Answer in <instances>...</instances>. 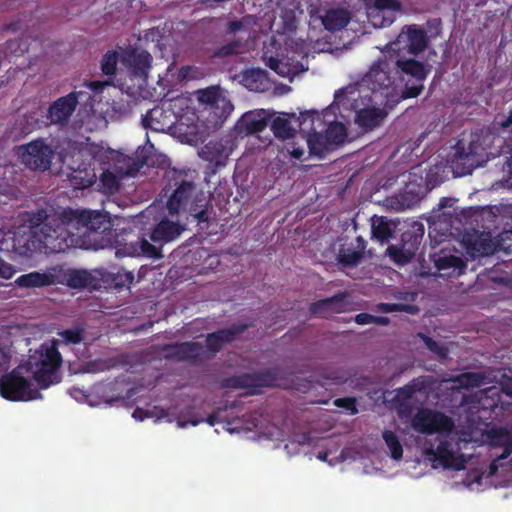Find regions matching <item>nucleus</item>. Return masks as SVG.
<instances>
[{
	"instance_id": "obj_22",
	"label": "nucleus",
	"mask_w": 512,
	"mask_h": 512,
	"mask_svg": "<svg viewBox=\"0 0 512 512\" xmlns=\"http://www.w3.org/2000/svg\"><path fill=\"white\" fill-rule=\"evenodd\" d=\"M182 232L181 226L168 219L161 220L152 229L149 238L155 244L163 245L175 240Z\"/></svg>"
},
{
	"instance_id": "obj_24",
	"label": "nucleus",
	"mask_w": 512,
	"mask_h": 512,
	"mask_svg": "<svg viewBox=\"0 0 512 512\" xmlns=\"http://www.w3.org/2000/svg\"><path fill=\"white\" fill-rule=\"evenodd\" d=\"M123 252L127 256L138 257L145 256L149 258H161V250L151 244L147 238L138 237L136 241H131L123 246Z\"/></svg>"
},
{
	"instance_id": "obj_44",
	"label": "nucleus",
	"mask_w": 512,
	"mask_h": 512,
	"mask_svg": "<svg viewBox=\"0 0 512 512\" xmlns=\"http://www.w3.org/2000/svg\"><path fill=\"white\" fill-rule=\"evenodd\" d=\"M199 201H204L205 204L200 205V208L198 207V204L191 205L189 207L188 212L190 215H192L198 223L207 222L208 221V211L206 209L207 201L205 198L200 199Z\"/></svg>"
},
{
	"instance_id": "obj_46",
	"label": "nucleus",
	"mask_w": 512,
	"mask_h": 512,
	"mask_svg": "<svg viewBox=\"0 0 512 512\" xmlns=\"http://www.w3.org/2000/svg\"><path fill=\"white\" fill-rule=\"evenodd\" d=\"M199 100L207 104H215L219 99V92L216 88H207L199 91Z\"/></svg>"
},
{
	"instance_id": "obj_47",
	"label": "nucleus",
	"mask_w": 512,
	"mask_h": 512,
	"mask_svg": "<svg viewBox=\"0 0 512 512\" xmlns=\"http://www.w3.org/2000/svg\"><path fill=\"white\" fill-rule=\"evenodd\" d=\"M134 281V275L132 272L124 271L123 273L118 272L114 278L116 287H129Z\"/></svg>"
},
{
	"instance_id": "obj_38",
	"label": "nucleus",
	"mask_w": 512,
	"mask_h": 512,
	"mask_svg": "<svg viewBox=\"0 0 512 512\" xmlns=\"http://www.w3.org/2000/svg\"><path fill=\"white\" fill-rule=\"evenodd\" d=\"M418 336L423 340L426 347L435 355H437L440 359H446L448 357V348L442 344H439L433 338L419 333Z\"/></svg>"
},
{
	"instance_id": "obj_18",
	"label": "nucleus",
	"mask_w": 512,
	"mask_h": 512,
	"mask_svg": "<svg viewBox=\"0 0 512 512\" xmlns=\"http://www.w3.org/2000/svg\"><path fill=\"white\" fill-rule=\"evenodd\" d=\"M76 108L74 94H67L59 97L49 105L47 118L52 124L66 125Z\"/></svg>"
},
{
	"instance_id": "obj_17",
	"label": "nucleus",
	"mask_w": 512,
	"mask_h": 512,
	"mask_svg": "<svg viewBox=\"0 0 512 512\" xmlns=\"http://www.w3.org/2000/svg\"><path fill=\"white\" fill-rule=\"evenodd\" d=\"M250 327L247 323L232 324L231 326L209 333L206 336V346L213 353L219 352L225 344L233 342L240 334Z\"/></svg>"
},
{
	"instance_id": "obj_63",
	"label": "nucleus",
	"mask_w": 512,
	"mask_h": 512,
	"mask_svg": "<svg viewBox=\"0 0 512 512\" xmlns=\"http://www.w3.org/2000/svg\"><path fill=\"white\" fill-rule=\"evenodd\" d=\"M504 391H505V393H506V394H508V395H512V391H511V390H508V389H505V388H504Z\"/></svg>"
},
{
	"instance_id": "obj_35",
	"label": "nucleus",
	"mask_w": 512,
	"mask_h": 512,
	"mask_svg": "<svg viewBox=\"0 0 512 512\" xmlns=\"http://www.w3.org/2000/svg\"><path fill=\"white\" fill-rule=\"evenodd\" d=\"M363 258V252L360 250H355L353 248H341L339 250L337 259L339 263L344 266H355Z\"/></svg>"
},
{
	"instance_id": "obj_41",
	"label": "nucleus",
	"mask_w": 512,
	"mask_h": 512,
	"mask_svg": "<svg viewBox=\"0 0 512 512\" xmlns=\"http://www.w3.org/2000/svg\"><path fill=\"white\" fill-rule=\"evenodd\" d=\"M243 42L240 39H234L229 43L220 46L216 51L215 55L218 57H227L240 52Z\"/></svg>"
},
{
	"instance_id": "obj_45",
	"label": "nucleus",
	"mask_w": 512,
	"mask_h": 512,
	"mask_svg": "<svg viewBox=\"0 0 512 512\" xmlns=\"http://www.w3.org/2000/svg\"><path fill=\"white\" fill-rule=\"evenodd\" d=\"M348 297V294L346 292H338L337 294L333 295L331 298H335L333 302L329 303V312L330 313H340L344 311L346 306V299Z\"/></svg>"
},
{
	"instance_id": "obj_64",
	"label": "nucleus",
	"mask_w": 512,
	"mask_h": 512,
	"mask_svg": "<svg viewBox=\"0 0 512 512\" xmlns=\"http://www.w3.org/2000/svg\"><path fill=\"white\" fill-rule=\"evenodd\" d=\"M406 388L409 390L408 395H410L414 391L410 386H407Z\"/></svg>"
},
{
	"instance_id": "obj_42",
	"label": "nucleus",
	"mask_w": 512,
	"mask_h": 512,
	"mask_svg": "<svg viewBox=\"0 0 512 512\" xmlns=\"http://www.w3.org/2000/svg\"><path fill=\"white\" fill-rule=\"evenodd\" d=\"M335 298H324L318 301L311 303L309 307V311L312 315L324 316L327 313H330L329 303L333 302Z\"/></svg>"
},
{
	"instance_id": "obj_58",
	"label": "nucleus",
	"mask_w": 512,
	"mask_h": 512,
	"mask_svg": "<svg viewBox=\"0 0 512 512\" xmlns=\"http://www.w3.org/2000/svg\"><path fill=\"white\" fill-rule=\"evenodd\" d=\"M390 323V319L386 316H375L373 315V323L379 326H387Z\"/></svg>"
},
{
	"instance_id": "obj_14",
	"label": "nucleus",
	"mask_w": 512,
	"mask_h": 512,
	"mask_svg": "<svg viewBox=\"0 0 512 512\" xmlns=\"http://www.w3.org/2000/svg\"><path fill=\"white\" fill-rule=\"evenodd\" d=\"M228 141L223 139L210 140L198 152L199 157L208 162V168L215 173L218 168L226 165L230 151L227 147Z\"/></svg>"
},
{
	"instance_id": "obj_1",
	"label": "nucleus",
	"mask_w": 512,
	"mask_h": 512,
	"mask_svg": "<svg viewBox=\"0 0 512 512\" xmlns=\"http://www.w3.org/2000/svg\"><path fill=\"white\" fill-rule=\"evenodd\" d=\"M411 427L424 435L437 434L435 443L426 441L424 452L432 461L444 469L461 470L464 468L462 456L454 452V439L449 435L454 429L453 420L442 412L420 408L411 420Z\"/></svg>"
},
{
	"instance_id": "obj_56",
	"label": "nucleus",
	"mask_w": 512,
	"mask_h": 512,
	"mask_svg": "<svg viewBox=\"0 0 512 512\" xmlns=\"http://www.w3.org/2000/svg\"><path fill=\"white\" fill-rule=\"evenodd\" d=\"M10 364V355L0 348V371L7 370Z\"/></svg>"
},
{
	"instance_id": "obj_3",
	"label": "nucleus",
	"mask_w": 512,
	"mask_h": 512,
	"mask_svg": "<svg viewBox=\"0 0 512 512\" xmlns=\"http://www.w3.org/2000/svg\"><path fill=\"white\" fill-rule=\"evenodd\" d=\"M387 53L394 69L400 97L407 99L419 96L424 89V81L431 71L430 65L408 58L399 52L387 50Z\"/></svg>"
},
{
	"instance_id": "obj_39",
	"label": "nucleus",
	"mask_w": 512,
	"mask_h": 512,
	"mask_svg": "<svg viewBox=\"0 0 512 512\" xmlns=\"http://www.w3.org/2000/svg\"><path fill=\"white\" fill-rule=\"evenodd\" d=\"M100 183L102 188L109 193L118 191L120 186L119 178L109 170H106L101 174Z\"/></svg>"
},
{
	"instance_id": "obj_36",
	"label": "nucleus",
	"mask_w": 512,
	"mask_h": 512,
	"mask_svg": "<svg viewBox=\"0 0 512 512\" xmlns=\"http://www.w3.org/2000/svg\"><path fill=\"white\" fill-rule=\"evenodd\" d=\"M85 329L83 327H75L72 329H64L57 333L61 341L68 344H79L84 339Z\"/></svg>"
},
{
	"instance_id": "obj_30",
	"label": "nucleus",
	"mask_w": 512,
	"mask_h": 512,
	"mask_svg": "<svg viewBox=\"0 0 512 512\" xmlns=\"http://www.w3.org/2000/svg\"><path fill=\"white\" fill-rule=\"evenodd\" d=\"M454 381L461 388H478L485 382V375L481 372H464L457 375Z\"/></svg>"
},
{
	"instance_id": "obj_32",
	"label": "nucleus",
	"mask_w": 512,
	"mask_h": 512,
	"mask_svg": "<svg viewBox=\"0 0 512 512\" xmlns=\"http://www.w3.org/2000/svg\"><path fill=\"white\" fill-rule=\"evenodd\" d=\"M271 130L276 138L286 140L293 136V129L285 117H276L271 122Z\"/></svg>"
},
{
	"instance_id": "obj_34",
	"label": "nucleus",
	"mask_w": 512,
	"mask_h": 512,
	"mask_svg": "<svg viewBox=\"0 0 512 512\" xmlns=\"http://www.w3.org/2000/svg\"><path fill=\"white\" fill-rule=\"evenodd\" d=\"M119 62V53L115 50H108L100 61L101 71L106 76H114Z\"/></svg>"
},
{
	"instance_id": "obj_43",
	"label": "nucleus",
	"mask_w": 512,
	"mask_h": 512,
	"mask_svg": "<svg viewBox=\"0 0 512 512\" xmlns=\"http://www.w3.org/2000/svg\"><path fill=\"white\" fill-rule=\"evenodd\" d=\"M334 405L350 412L351 415L358 413L357 401L354 397L337 398L334 400Z\"/></svg>"
},
{
	"instance_id": "obj_11",
	"label": "nucleus",
	"mask_w": 512,
	"mask_h": 512,
	"mask_svg": "<svg viewBox=\"0 0 512 512\" xmlns=\"http://www.w3.org/2000/svg\"><path fill=\"white\" fill-rule=\"evenodd\" d=\"M152 55L140 48H128L121 55V63L131 77L146 81L152 66Z\"/></svg>"
},
{
	"instance_id": "obj_27",
	"label": "nucleus",
	"mask_w": 512,
	"mask_h": 512,
	"mask_svg": "<svg viewBox=\"0 0 512 512\" xmlns=\"http://www.w3.org/2000/svg\"><path fill=\"white\" fill-rule=\"evenodd\" d=\"M325 123L327 121L324 119ZM326 124H324L322 127H324ZM325 137L329 141V143L332 145L333 148L336 146L343 144L347 137V129L346 126L338 121H329L327 128L325 129L324 133Z\"/></svg>"
},
{
	"instance_id": "obj_6",
	"label": "nucleus",
	"mask_w": 512,
	"mask_h": 512,
	"mask_svg": "<svg viewBox=\"0 0 512 512\" xmlns=\"http://www.w3.org/2000/svg\"><path fill=\"white\" fill-rule=\"evenodd\" d=\"M334 103L354 110L356 113L355 122L364 130L374 129L386 117V113L378 107L382 104L366 100L363 94L352 87H343L337 90L334 94Z\"/></svg>"
},
{
	"instance_id": "obj_26",
	"label": "nucleus",
	"mask_w": 512,
	"mask_h": 512,
	"mask_svg": "<svg viewBox=\"0 0 512 512\" xmlns=\"http://www.w3.org/2000/svg\"><path fill=\"white\" fill-rule=\"evenodd\" d=\"M53 283L54 275L38 271L23 274L16 279V284L23 288H40L52 285Z\"/></svg>"
},
{
	"instance_id": "obj_19",
	"label": "nucleus",
	"mask_w": 512,
	"mask_h": 512,
	"mask_svg": "<svg viewBox=\"0 0 512 512\" xmlns=\"http://www.w3.org/2000/svg\"><path fill=\"white\" fill-rule=\"evenodd\" d=\"M78 221L87 230L98 234H104L112 229L110 216L99 211L83 210L78 215Z\"/></svg>"
},
{
	"instance_id": "obj_57",
	"label": "nucleus",
	"mask_w": 512,
	"mask_h": 512,
	"mask_svg": "<svg viewBox=\"0 0 512 512\" xmlns=\"http://www.w3.org/2000/svg\"><path fill=\"white\" fill-rule=\"evenodd\" d=\"M152 416L151 412L144 410L142 408L137 407L133 412V417L137 420L143 421L146 418H150Z\"/></svg>"
},
{
	"instance_id": "obj_51",
	"label": "nucleus",
	"mask_w": 512,
	"mask_h": 512,
	"mask_svg": "<svg viewBox=\"0 0 512 512\" xmlns=\"http://www.w3.org/2000/svg\"><path fill=\"white\" fill-rule=\"evenodd\" d=\"M287 151L291 155L292 158L296 160H301L305 154V150L301 146H297L295 143H288Z\"/></svg>"
},
{
	"instance_id": "obj_48",
	"label": "nucleus",
	"mask_w": 512,
	"mask_h": 512,
	"mask_svg": "<svg viewBox=\"0 0 512 512\" xmlns=\"http://www.w3.org/2000/svg\"><path fill=\"white\" fill-rule=\"evenodd\" d=\"M267 66L275 71L280 76H286L288 73V68L286 64H284L281 60L275 57H270L267 62Z\"/></svg>"
},
{
	"instance_id": "obj_25",
	"label": "nucleus",
	"mask_w": 512,
	"mask_h": 512,
	"mask_svg": "<svg viewBox=\"0 0 512 512\" xmlns=\"http://www.w3.org/2000/svg\"><path fill=\"white\" fill-rule=\"evenodd\" d=\"M268 125V119L263 111L245 113L238 122L241 132L254 134L262 132Z\"/></svg>"
},
{
	"instance_id": "obj_54",
	"label": "nucleus",
	"mask_w": 512,
	"mask_h": 512,
	"mask_svg": "<svg viewBox=\"0 0 512 512\" xmlns=\"http://www.w3.org/2000/svg\"><path fill=\"white\" fill-rule=\"evenodd\" d=\"M407 231H409L410 233L418 236V237H424V232H425V229H424V225L423 223L419 222V221H414L411 226H410V229H408Z\"/></svg>"
},
{
	"instance_id": "obj_40",
	"label": "nucleus",
	"mask_w": 512,
	"mask_h": 512,
	"mask_svg": "<svg viewBox=\"0 0 512 512\" xmlns=\"http://www.w3.org/2000/svg\"><path fill=\"white\" fill-rule=\"evenodd\" d=\"M251 24V17L244 16L239 20L229 21L226 25L225 33L227 35H236L240 32H245Z\"/></svg>"
},
{
	"instance_id": "obj_16",
	"label": "nucleus",
	"mask_w": 512,
	"mask_h": 512,
	"mask_svg": "<svg viewBox=\"0 0 512 512\" xmlns=\"http://www.w3.org/2000/svg\"><path fill=\"white\" fill-rule=\"evenodd\" d=\"M196 194V185L192 181L183 180L175 189L167 202V209L170 215L188 211L194 205L193 198Z\"/></svg>"
},
{
	"instance_id": "obj_21",
	"label": "nucleus",
	"mask_w": 512,
	"mask_h": 512,
	"mask_svg": "<svg viewBox=\"0 0 512 512\" xmlns=\"http://www.w3.org/2000/svg\"><path fill=\"white\" fill-rule=\"evenodd\" d=\"M319 18L325 30L336 32L344 29L350 23L352 15L348 9L337 7L324 10Z\"/></svg>"
},
{
	"instance_id": "obj_23",
	"label": "nucleus",
	"mask_w": 512,
	"mask_h": 512,
	"mask_svg": "<svg viewBox=\"0 0 512 512\" xmlns=\"http://www.w3.org/2000/svg\"><path fill=\"white\" fill-rule=\"evenodd\" d=\"M166 349L169 351V356L182 361L196 362L202 358L204 353L203 346L199 342L177 343L168 345Z\"/></svg>"
},
{
	"instance_id": "obj_9",
	"label": "nucleus",
	"mask_w": 512,
	"mask_h": 512,
	"mask_svg": "<svg viewBox=\"0 0 512 512\" xmlns=\"http://www.w3.org/2000/svg\"><path fill=\"white\" fill-rule=\"evenodd\" d=\"M277 381V375L272 369H264L254 373H242L225 377L219 380L221 388L248 389V394L258 393L259 388L273 387Z\"/></svg>"
},
{
	"instance_id": "obj_20",
	"label": "nucleus",
	"mask_w": 512,
	"mask_h": 512,
	"mask_svg": "<svg viewBox=\"0 0 512 512\" xmlns=\"http://www.w3.org/2000/svg\"><path fill=\"white\" fill-rule=\"evenodd\" d=\"M422 239V237H418L409 231H405L401 235L402 246H390L388 248L389 254L397 262H407L415 255V252L421 244Z\"/></svg>"
},
{
	"instance_id": "obj_7",
	"label": "nucleus",
	"mask_w": 512,
	"mask_h": 512,
	"mask_svg": "<svg viewBox=\"0 0 512 512\" xmlns=\"http://www.w3.org/2000/svg\"><path fill=\"white\" fill-rule=\"evenodd\" d=\"M19 365L0 377V396L9 401H31L42 398L40 391L23 376Z\"/></svg>"
},
{
	"instance_id": "obj_8",
	"label": "nucleus",
	"mask_w": 512,
	"mask_h": 512,
	"mask_svg": "<svg viewBox=\"0 0 512 512\" xmlns=\"http://www.w3.org/2000/svg\"><path fill=\"white\" fill-rule=\"evenodd\" d=\"M327 114V112L319 113L310 110L300 113L299 116L301 130L308 131L307 145L309 153L320 159L325 158L334 149L325 135L318 130L325 124L324 118H326Z\"/></svg>"
},
{
	"instance_id": "obj_4",
	"label": "nucleus",
	"mask_w": 512,
	"mask_h": 512,
	"mask_svg": "<svg viewBox=\"0 0 512 512\" xmlns=\"http://www.w3.org/2000/svg\"><path fill=\"white\" fill-rule=\"evenodd\" d=\"M59 341L53 339L49 344L43 343L38 350L29 355L23 365L26 372L32 374L41 389H47L50 385L60 381L57 373L63 360L58 350Z\"/></svg>"
},
{
	"instance_id": "obj_52",
	"label": "nucleus",
	"mask_w": 512,
	"mask_h": 512,
	"mask_svg": "<svg viewBox=\"0 0 512 512\" xmlns=\"http://www.w3.org/2000/svg\"><path fill=\"white\" fill-rule=\"evenodd\" d=\"M69 94H74L76 106L81 102L87 104L92 99L91 94L85 90H79V91L74 90V91L70 92Z\"/></svg>"
},
{
	"instance_id": "obj_61",
	"label": "nucleus",
	"mask_w": 512,
	"mask_h": 512,
	"mask_svg": "<svg viewBox=\"0 0 512 512\" xmlns=\"http://www.w3.org/2000/svg\"><path fill=\"white\" fill-rule=\"evenodd\" d=\"M508 122H509L510 124H512V110H511V111H510V113H509V116H508Z\"/></svg>"
},
{
	"instance_id": "obj_37",
	"label": "nucleus",
	"mask_w": 512,
	"mask_h": 512,
	"mask_svg": "<svg viewBox=\"0 0 512 512\" xmlns=\"http://www.w3.org/2000/svg\"><path fill=\"white\" fill-rule=\"evenodd\" d=\"M418 310L417 306L405 303H379L377 305V311L382 313L407 312L416 314Z\"/></svg>"
},
{
	"instance_id": "obj_15",
	"label": "nucleus",
	"mask_w": 512,
	"mask_h": 512,
	"mask_svg": "<svg viewBox=\"0 0 512 512\" xmlns=\"http://www.w3.org/2000/svg\"><path fill=\"white\" fill-rule=\"evenodd\" d=\"M430 260L438 271H443L446 276H460L465 273L466 262L462 257L454 255L450 250L440 249L438 252L430 254Z\"/></svg>"
},
{
	"instance_id": "obj_5",
	"label": "nucleus",
	"mask_w": 512,
	"mask_h": 512,
	"mask_svg": "<svg viewBox=\"0 0 512 512\" xmlns=\"http://www.w3.org/2000/svg\"><path fill=\"white\" fill-rule=\"evenodd\" d=\"M426 28L425 30L418 24L404 25L396 40L386 44L384 48L393 52L404 49L408 54L416 57L428 48L430 39H435L441 35V19L427 20Z\"/></svg>"
},
{
	"instance_id": "obj_33",
	"label": "nucleus",
	"mask_w": 512,
	"mask_h": 512,
	"mask_svg": "<svg viewBox=\"0 0 512 512\" xmlns=\"http://www.w3.org/2000/svg\"><path fill=\"white\" fill-rule=\"evenodd\" d=\"M383 440L390 450L391 457L394 460H400L403 457V447L398 436L391 430H384L382 433Z\"/></svg>"
},
{
	"instance_id": "obj_59",
	"label": "nucleus",
	"mask_w": 512,
	"mask_h": 512,
	"mask_svg": "<svg viewBox=\"0 0 512 512\" xmlns=\"http://www.w3.org/2000/svg\"><path fill=\"white\" fill-rule=\"evenodd\" d=\"M153 113V110H150L146 113V115L143 117L142 122L144 126H149V118L151 117Z\"/></svg>"
},
{
	"instance_id": "obj_50",
	"label": "nucleus",
	"mask_w": 512,
	"mask_h": 512,
	"mask_svg": "<svg viewBox=\"0 0 512 512\" xmlns=\"http://www.w3.org/2000/svg\"><path fill=\"white\" fill-rule=\"evenodd\" d=\"M110 84H111L110 81L95 80V81L85 82L84 86L95 93H101L104 90V88Z\"/></svg>"
},
{
	"instance_id": "obj_55",
	"label": "nucleus",
	"mask_w": 512,
	"mask_h": 512,
	"mask_svg": "<svg viewBox=\"0 0 512 512\" xmlns=\"http://www.w3.org/2000/svg\"><path fill=\"white\" fill-rule=\"evenodd\" d=\"M226 408H217L216 410H214L212 413H210L207 418H206V422L210 425V426H214L216 425L218 422H219V418H220V413L222 411H225Z\"/></svg>"
},
{
	"instance_id": "obj_28",
	"label": "nucleus",
	"mask_w": 512,
	"mask_h": 512,
	"mask_svg": "<svg viewBox=\"0 0 512 512\" xmlns=\"http://www.w3.org/2000/svg\"><path fill=\"white\" fill-rule=\"evenodd\" d=\"M372 235L381 242L388 241L393 235L391 223L385 217H376L372 219Z\"/></svg>"
},
{
	"instance_id": "obj_10",
	"label": "nucleus",
	"mask_w": 512,
	"mask_h": 512,
	"mask_svg": "<svg viewBox=\"0 0 512 512\" xmlns=\"http://www.w3.org/2000/svg\"><path fill=\"white\" fill-rule=\"evenodd\" d=\"M25 222L31 229H35L34 234H41L43 242L56 239L65 231L64 223L55 215H48L45 209L27 213Z\"/></svg>"
},
{
	"instance_id": "obj_2",
	"label": "nucleus",
	"mask_w": 512,
	"mask_h": 512,
	"mask_svg": "<svg viewBox=\"0 0 512 512\" xmlns=\"http://www.w3.org/2000/svg\"><path fill=\"white\" fill-rule=\"evenodd\" d=\"M382 53L383 55L372 63L360 81L347 86L354 88L363 94L366 100L374 101L376 104H387L400 96L387 49L384 48Z\"/></svg>"
},
{
	"instance_id": "obj_29",
	"label": "nucleus",
	"mask_w": 512,
	"mask_h": 512,
	"mask_svg": "<svg viewBox=\"0 0 512 512\" xmlns=\"http://www.w3.org/2000/svg\"><path fill=\"white\" fill-rule=\"evenodd\" d=\"M453 162H469L476 156V145L474 142L466 144L464 140H458L455 147Z\"/></svg>"
},
{
	"instance_id": "obj_60",
	"label": "nucleus",
	"mask_w": 512,
	"mask_h": 512,
	"mask_svg": "<svg viewBox=\"0 0 512 512\" xmlns=\"http://www.w3.org/2000/svg\"><path fill=\"white\" fill-rule=\"evenodd\" d=\"M318 458H319L320 460H323V461H324V460H326V458H327V454H326V453H324V454H321V453H320V454L318 455Z\"/></svg>"
},
{
	"instance_id": "obj_12",
	"label": "nucleus",
	"mask_w": 512,
	"mask_h": 512,
	"mask_svg": "<svg viewBox=\"0 0 512 512\" xmlns=\"http://www.w3.org/2000/svg\"><path fill=\"white\" fill-rule=\"evenodd\" d=\"M24 149L22 161L27 167L35 171H45L50 168L54 153L43 141H32Z\"/></svg>"
},
{
	"instance_id": "obj_31",
	"label": "nucleus",
	"mask_w": 512,
	"mask_h": 512,
	"mask_svg": "<svg viewBox=\"0 0 512 512\" xmlns=\"http://www.w3.org/2000/svg\"><path fill=\"white\" fill-rule=\"evenodd\" d=\"M91 280L90 273L85 270H69L66 273V283L71 288H86Z\"/></svg>"
},
{
	"instance_id": "obj_13",
	"label": "nucleus",
	"mask_w": 512,
	"mask_h": 512,
	"mask_svg": "<svg viewBox=\"0 0 512 512\" xmlns=\"http://www.w3.org/2000/svg\"><path fill=\"white\" fill-rule=\"evenodd\" d=\"M401 11L402 4L398 0H373V5L368 7L367 15L373 26L386 27L394 21L393 15L386 14Z\"/></svg>"
},
{
	"instance_id": "obj_53",
	"label": "nucleus",
	"mask_w": 512,
	"mask_h": 512,
	"mask_svg": "<svg viewBox=\"0 0 512 512\" xmlns=\"http://www.w3.org/2000/svg\"><path fill=\"white\" fill-rule=\"evenodd\" d=\"M354 321L359 325H367L373 323V315L362 312L355 316Z\"/></svg>"
},
{
	"instance_id": "obj_62",
	"label": "nucleus",
	"mask_w": 512,
	"mask_h": 512,
	"mask_svg": "<svg viewBox=\"0 0 512 512\" xmlns=\"http://www.w3.org/2000/svg\"><path fill=\"white\" fill-rule=\"evenodd\" d=\"M80 392H81V391H80V389H78V388H75V387H74V388L72 389L71 394L73 395V393H80Z\"/></svg>"
},
{
	"instance_id": "obj_49",
	"label": "nucleus",
	"mask_w": 512,
	"mask_h": 512,
	"mask_svg": "<svg viewBox=\"0 0 512 512\" xmlns=\"http://www.w3.org/2000/svg\"><path fill=\"white\" fill-rule=\"evenodd\" d=\"M511 454H512V440L507 439L503 445V452L490 465L491 473H494L497 470L496 461L506 459Z\"/></svg>"
}]
</instances>
